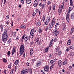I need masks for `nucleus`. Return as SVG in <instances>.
Returning <instances> with one entry per match:
<instances>
[{
    "mask_svg": "<svg viewBox=\"0 0 74 74\" xmlns=\"http://www.w3.org/2000/svg\"><path fill=\"white\" fill-rule=\"evenodd\" d=\"M7 30L6 29H5L4 32L3 34L2 35V41L3 42L6 41L7 40V39L8 38V36L7 34Z\"/></svg>",
    "mask_w": 74,
    "mask_h": 74,
    "instance_id": "obj_1",
    "label": "nucleus"
},
{
    "mask_svg": "<svg viewBox=\"0 0 74 74\" xmlns=\"http://www.w3.org/2000/svg\"><path fill=\"white\" fill-rule=\"evenodd\" d=\"M73 7H70L68 9V13L66 14V21L68 22H69V21H70V18H69V17H70V12L73 10Z\"/></svg>",
    "mask_w": 74,
    "mask_h": 74,
    "instance_id": "obj_2",
    "label": "nucleus"
},
{
    "mask_svg": "<svg viewBox=\"0 0 74 74\" xmlns=\"http://www.w3.org/2000/svg\"><path fill=\"white\" fill-rule=\"evenodd\" d=\"M55 19L53 18V19L52 22H51L49 25V30H51V29L52 28L53 26L55 25Z\"/></svg>",
    "mask_w": 74,
    "mask_h": 74,
    "instance_id": "obj_3",
    "label": "nucleus"
},
{
    "mask_svg": "<svg viewBox=\"0 0 74 74\" xmlns=\"http://www.w3.org/2000/svg\"><path fill=\"white\" fill-rule=\"evenodd\" d=\"M24 51H25L24 46L23 45H22L20 47L19 54L20 55H23V53L24 52Z\"/></svg>",
    "mask_w": 74,
    "mask_h": 74,
    "instance_id": "obj_4",
    "label": "nucleus"
},
{
    "mask_svg": "<svg viewBox=\"0 0 74 74\" xmlns=\"http://www.w3.org/2000/svg\"><path fill=\"white\" fill-rule=\"evenodd\" d=\"M31 37V35H29V36H26L24 38V40L25 42H27V41L28 40H30V38Z\"/></svg>",
    "mask_w": 74,
    "mask_h": 74,
    "instance_id": "obj_5",
    "label": "nucleus"
},
{
    "mask_svg": "<svg viewBox=\"0 0 74 74\" xmlns=\"http://www.w3.org/2000/svg\"><path fill=\"white\" fill-rule=\"evenodd\" d=\"M50 18L51 17H48L47 18L45 22V25H48V23L49 22V21H50Z\"/></svg>",
    "mask_w": 74,
    "mask_h": 74,
    "instance_id": "obj_6",
    "label": "nucleus"
},
{
    "mask_svg": "<svg viewBox=\"0 0 74 74\" xmlns=\"http://www.w3.org/2000/svg\"><path fill=\"white\" fill-rule=\"evenodd\" d=\"M57 59H54L53 60H51L50 62V64H54V63L56 61Z\"/></svg>",
    "mask_w": 74,
    "mask_h": 74,
    "instance_id": "obj_7",
    "label": "nucleus"
},
{
    "mask_svg": "<svg viewBox=\"0 0 74 74\" xmlns=\"http://www.w3.org/2000/svg\"><path fill=\"white\" fill-rule=\"evenodd\" d=\"M38 5V2H37V1L36 0L34 3V6L35 7H36Z\"/></svg>",
    "mask_w": 74,
    "mask_h": 74,
    "instance_id": "obj_8",
    "label": "nucleus"
},
{
    "mask_svg": "<svg viewBox=\"0 0 74 74\" xmlns=\"http://www.w3.org/2000/svg\"><path fill=\"white\" fill-rule=\"evenodd\" d=\"M39 6H40V7H41L42 8H44L45 7V4L40 3L39 4Z\"/></svg>",
    "mask_w": 74,
    "mask_h": 74,
    "instance_id": "obj_9",
    "label": "nucleus"
},
{
    "mask_svg": "<svg viewBox=\"0 0 74 74\" xmlns=\"http://www.w3.org/2000/svg\"><path fill=\"white\" fill-rule=\"evenodd\" d=\"M49 69V68H48V66H46L44 68V70L45 71H47L48 72V69Z\"/></svg>",
    "mask_w": 74,
    "mask_h": 74,
    "instance_id": "obj_10",
    "label": "nucleus"
},
{
    "mask_svg": "<svg viewBox=\"0 0 74 74\" xmlns=\"http://www.w3.org/2000/svg\"><path fill=\"white\" fill-rule=\"evenodd\" d=\"M62 62L60 60L58 61V64L60 67H61V66H62Z\"/></svg>",
    "mask_w": 74,
    "mask_h": 74,
    "instance_id": "obj_11",
    "label": "nucleus"
},
{
    "mask_svg": "<svg viewBox=\"0 0 74 74\" xmlns=\"http://www.w3.org/2000/svg\"><path fill=\"white\" fill-rule=\"evenodd\" d=\"M58 13L59 15H60V14L62 13V9L59 8L58 10Z\"/></svg>",
    "mask_w": 74,
    "mask_h": 74,
    "instance_id": "obj_12",
    "label": "nucleus"
},
{
    "mask_svg": "<svg viewBox=\"0 0 74 74\" xmlns=\"http://www.w3.org/2000/svg\"><path fill=\"white\" fill-rule=\"evenodd\" d=\"M36 26H40V25H41V22H40V21H38L36 24Z\"/></svg>",
    "mask_w": 74,
    "mask_h": 74,
    "instance_id": "obj_13",
    "label": "nucleus"
},
{
    "mask_svg": "<svg viewBox=\"0 0 74 74\" xmlns=\"http://www.w3.org/2000/svg\"><path fill=\"white\" fill-rule=\"evenodd\" d=\"M38 41H39V38L38 37H36L35 38V41H36V42H35V45H36V43L38 42Z\"/></svg>",
    "mask_w": 74,
    "mask_h": 74,
    "instance_id": "obj_14",
    "label": "nucleus"
},
{
    "mask_svg": "<svg viewBox=\"0 0 74 74\" xmlns=\"http://www.w3.org/2000/svg\"><path fill=\"white\" fill-rule=\"evenodd\" d=\"M33 32H34V29H32L31 30L30 33L29 35V36H31V37H32V34H33Z\"/></svg>",
    "mask_w": 74,
    "mask_h": 74,
    "instance_id": "obj_15",
    "label": "nucleus"
},
{
    "mask_svg": "<svg viewBox=\"0 0 74 74\" xmlns=\"http://www.w3.org/2000/svg\"><path fill=\"white\" fill-rule=\"evenodd\" d=\"M42 63H41V61H38V62L37 64L36 65L38 66H40V65Z\"/></svg>",
    "mask_w": 74,
    "mask_h": 74,
    "instance_id": "obj_16",
    "label": "nucleus"
},
{
    "mask_svg": "<svg viewBox=\"0 0 74 74\" xmlns=\"http://www.w3.org/2000/svg\"><path fill=\"white\" fill-rule=\"evenodd\" d=\"M19 63V60H16L14 62V64L15 65H17Z\"/></svg>",
    "mask_w": 74,
    "mask_h": 74,
    "instance_id": "obj_17",
    "label": "nucleus"
},
{
    "mask_svg": "<svg viewBox=\"0 0 74 74\" xmlns=\"http://www.w3.org/2000/svg\"><path fill=\"white\" fill-rule=\"evenodd\" d=\"M71 18L72 19H74V12L72 13L71 16Z\"/></svg>",
    "mask_w": 74,
    "mask_h": 74,
    "instance_id": "obj_18",
    "label": "nucleus"
},
{
    "mask_svg": "<svg viewBox=\"0 0 74 74\" xmlns=\"http://www.w3.org/2000/svg\"><path fill=\"white\" fill-rule=\"evenodd\" d=\"M33 53V49H32L30 51V55L32 56Z\"/></svg>",
    "mask_w": 74,
    "mask_h": 74,
    "instance_id": "obj_19",
    "label": "nucleus"
},
{
    "mask_svg": "<svg viewBox=\"0 0 74 74\" xmlns=\"http://www.w3.org/2000/svg\"><path fill=\"white\" fill-rule=\"evenodd\" d=\"M15 47H14L12 50V56H13V55H14V54L15 53Z\"/></svg>",
    "mask_w": 74,
    "mask_h": 74,
    "instance_id": "obj_20",
    "label": "nucleus"
},
{
    "mask_svg": "<svg viewBox=\"0 0 74 74\" xmlns=\"http://www.w3.org/2000/svg\"><path fill=\"white\" fill-rule=\"evenodd\" d=\"M49 47H46V48L45 50V52H48V49H49Z\"/></svg>",
    "mask_w": 74,
    "mask_h": 74,
    "instance_id": "obj_21",
    "label": "nucleus"
},
{
    "mask_svg": "<svg viewBox=\"0 0 74 74\" xmlns=\"http://www.w3.org/2000/svg\"><path fill=\"white\" fill-rule=\"evenodd\" d=\"M0 27H1V30L2 32H3V30H4V29H3V26L1 24V25Z\"/></svg>",
    "mask_w": 74,
    "mask_h": 74,
    "instance_id": "obj_22",
    "label": "nucleus"
},
{
    "mask_svg": "<svg viewBox=\"0 0 74 74\" xmlns=\"http://www.w3.org/2000/svg\"><path fill=\"white\" fill-rule=\"evenodd\" d=\"M70 5H71V6H73V0H71L70 1Z\"/></svg>",
    "mask_w": 74,
    "mask_h": 74,
    "instance_id": "obj_23",
    "label": "nucleus"
},
{
    "mask_svg": "<svg viewBox=\"0 0 74 74\" xmlns=\"http://www.w3.org/2000/svg\"><path fill=\"white\" fill-rule=\"evenodd\" d=\"M32 2V0H26V3L27 4H30Z\"/></svg>",
    "mask_w": 74,
    "mask_h": 74,
    "instance_id": "obj_24",
    "label": "nucleus"
},
{
    "mask_svg": "<svg viewBox=\"0 0 74 74\" xmlns=\"http://www.w3.org/2000/svg\"><path fill=\"white\" fill-rule=\"evenodd\" d=\"M67 44L68 45H70V44H71V39H69Z\"/></svg>",
    "mask_w": 74,
    "mask_h": 74,
    "instance_id": "obj_25",
    "label": "nucleus"
},
{
    "mask_svg": "<svg viewBox=\"0 0 74 74\" xmlns=\"http://www.w3.org/2000/svg\"><path fill=\"white\" fill-rule=\"evenodd\" d=\"M64 4L62 5H61L60 6V8H62V9H63L64 8Z\"/></svg>",
    "mask_w": 74,
    "mask_h": 74,
    "instance_id": "obj_26",
    "label": "nucleus"
},
{
    "mask_svg": "<svg viewBox=\"0 0 74 74\" xmlns=\"http://www.w3.org/2000/svg\"><path fill=\"white\" fill-rule=\"evenodd\" d=\"M11 55V52L10 51H9L7 53V55L8 57L10 56V55Z\"/></svg>",
    "mask_w": 74,
    "mask_h": 74,
    "instance_id": "obj_27",
    "label": "nucleus"
},
{
    "mask_svg": "<svg viewBox=\"0 0 74 74\" xmlns=\"http://www.w3.org/2000/svg\"><path fill=\"white\" fill-rule=\"evenodd\" d=\"M3 61L4 63H6L7 62V60H6L5 58H3Z\"/></svg>",
    "mask_w": 74,
    "mask_h": 74,
    "instance_id": "obj_28",
    "label": "nucleus"
},
{
    "mask_svg": "<svg viewBox=\"0 0 74 74\" xmlns=\"http://www.w3.org/2000/svg\"><path fill=\"white\" fill-rule=\"evenodd\" d=\"M21 28L23 29V28H25L26 26L25 25H21V26L20 27Z\"/></svg>",
    "mask_w": 74,
    "mask_h": 74,
    "instance_id": "obj_29",
    "label": "nucleus"
},
{
    "mask_svg": "<svg viewBox=\"0 0 74 74\" xmlns=\"http://www.w3.org/2000/svg\"><path fill=\"white\" fill-rule=\"evenodd\" d=\"M67 63V60H66V61H64L63 63V65H64L65 64H66Z\"/></svg>",
    "mask_w": 74,
    "mask_h": 74,
    "instance_id": "obj_30",
    "label": "nucleus"
},
{
    "mask_svg": "<svg viewBox=\"0 0 74 74\" xmlns=\"http://www.w3.org/2000/svg\"><path fill=\"white\" fill-rule=\"evenodd\" d=\"M13 36V37H16V33L15 32H14L13 34H12Z\"/></svg>",
    "mask_w": 74,
    "mask_h": 74,
    "instance_id": "obj_31",
    "label": "nucleus"
},
{
    "mask_svg": "<svg viewBox=\"0 0 74 74\" xmlns=\"http://www.w3.org/2000/svg\"><path fill=\"white\" fill-rule=\"evenodd\" d=\"M25 74H27L29 73V70L28 69H24Z\"/></svg>",
    "mask_w": 74,
    "mask_h": 74,
    "instance_id": "obj_32",
    "label": "nucleus"
},
{
    "mask_svg": "<svg viewBox=\"0 0 74 74\" xmlns=\"http://www.w3.org/2000/svg\"><path fill=\"white\" fill-rule=\"evenodd\" d=\"M45 31L47 32V30H48V26H46L45 27Z\"/></svg>",
    "mask_w": 74,
    "mask_h": 74,
    "instance_id": "obj_33",
    "label": "nucleus"
},
{
    "mask_svg": "<svg viewBox=\"0 0 74 74\" xmlns=\"http://www.w3.org/2000/svg\"><path fill=\"white\" fill-rule=\"evenodd\" d=\"M11 39H9L8 40L7 42V44H8L9 43H10V42H11Z\"/></svg>",
    "mask_w": 74,
    "mask_h": 74,
    "instance_id": "obj_34",
    "label": "nucleus"
},
{
    "mask_svg": "<svg viewBox=\"0 0 74 74\" xmlns=\"http://www.w3.org/2000/svg\"><path fill=\"white\" fill-rule=\"evenodd\" d=\"M69 48L71 49H74V45H72L69 47Z\"/></svg>",
    "mask_w": 74,
    "mask_h": 74,
    "instance_id": "obj_35",
    "label": "nucleus"
},
{
    "mask_svg": "<svg viewBox=\"0 0 74 74\" xmlns=\"http://www.w3.org/2000/svg\"><path fill=\"white\" fill-rule=\"evenodd\" d=\"M58 34H59V31H58L57 32H56L55 34V36L56 37L58 36Z\"/></svg>",
    "mask_w": 74,
    "mask_h": 74,
    "instance_id": "obj_36",
    "label": "nucleus"
},
{
    "mask_svg": "<svg viewBox=\"0 0 74 74\" xmlns=\"http://www.w3.org/2000/svg\"><path fill=\"white\" fill-rule=\"evenodd\" d=\"M21 74H25V71L24 70H22V71L21 72Z\"/></svg>",
    "mask_w": 74,
    "mask_h": 74,
    "instance_id": "obj_37",
    "label": "nucleus"
},
{
    "mask_svg": "<svg viewBox=\"0 0 74 74\" xmlns=\"http://www.w3.org/2000/svg\"><path fill=\"white\" fill-rule=\"evenodd\" d=\"M56 7V5L54 4L53 5V10H55V7Z\"/></svg>",
    "mask_w": 74,
    "mask_h": 74,
    "instance_id": "obj_38",
    "label": "nucleus"
},
{
    "mask_svg": "<svg viewBox=\"0 0 74 74\" xmlns=\"http://www.w3.org/2000/svg\"><path fill=\"white\" fill-rule=\"evenodd\" d=\"M52 45V41H50V44L49 45V47H51Z\"/></svg>",
    "mask_w": 74,
    "mask_h": 74,
    "instance_id": "obj_39",
    "label": "nucleus"
},
{
    "mask_svg": "<svg viewBox=\"0 0 74 74\" xmlns=\"http://www.w3.org/2000/svg\"><path fill=\"white\" fill-rule=\"evenodd\" d=\"M38 32L39 33H41L42 32V29H41L40 28L39 29H38Z\"/></svg>",
    "mask_w": 74,
    "mask_h": 74,
    "instance_id": "obj_40",
    "label": "nucleus"
},
{
    "mask_svg": "<svg viewBox=\"0 0 74 74\" xmlns=\"http://www.w3.org/2000/svg\"><path fill=\"white\" fill-rule=\"evenodd\" d=\"M66 29H67L66 27L64 26V28H63L62 30L63 31H64L66 30Z\"/></svg>",
    "mask_w": 74,
    "mask_h": 74,
    "instance_id": "obj_41",
    "label": "nucleus"
},
{
    "mask_svg": "<svg viewBox=\"0 0 74 74\" xmlns=\"http://www.w3.org/2000/svg\"><path fill=\"white\" fill-rule=\"evenodd\" d=\"M40 11V10L39 9H37L36 10V12H38Z\"/></svg>",
    "mask_w": 74,
    "mask_h": 74,
    "instance_id": "obj_42",
    "label": "nucleus"
},
{
    "mask_svg": "<svg viewBox=\"0 0 74 74\" xmlns=\"http://www.w3.org/2000/svg\"><path fill=\"white\" fill-rule=\"evenodd\" d=\"M29 70L30 73H32V70L31 68H30L29 69Z\"/></svg>",
    "mask_w": 74,
    "mask_h": 74,
    "instance_id": "obj_43",
    "label": "nucleus"
},
{
    "mask_svg": "<svg viewBox=\"0 0 74 74\" xmlns=\"http://www.w3.org/2000/svg\"><path fill=\"white\" fill-rule=\"evenodd\" d=\"M36 59L35 58L33 59H32V63H34V62H35V61H36Z\"/></svg>",
    "mask_w": 74,
    "mask_h": 74,
    "instance_id": "obj_44",
    "label": "nucleus"
},
{
    "mask_svg": "<svg viewBox=\"0 0 74 74\" xmlns=\"http://www.w3.org/2000/svg\"><path fill=\"white\" fill-rule=\"evenodd\" d=\"M45 17L44 16H43V18H42V20L43 22L45 21Z\"/></svg>",
    "mask_w": 74,
    "mask_h": 74,
    "instance_id": "obj_45",
    "label": "nucleus"
},
{
    "mask_svg": "<svg viewBox=\"0 0 74 74\" xmlns=\"http://www.w3.org/2000/svg\"><path fill=\"white\" fill-rule=\"evenodd\" d=\"M57 32V29L54 30L53 32V33L54 34V33H56V32Z\"/></svg>",
    "mask_w": 74,
    "mask_h": 74,
    "instance_id": "obj_46",
    "label": "nucleus"
},
{
    "mask_svg": "<svg viewBox=\"0 0 74 74\" xmlns=\"http://www.w3.org/2000/svg\"><path fill=\"white\" fill-rule=\"evenodd\" d=\"M48 5H49L50 4H51V1H48L47 3Z\"/></svg>",
    "mask_w": 74,
    "mask_h": 74,
    "instance_id": "obj_47",
    "label": "nucleus"
},
{
    "mask_svg": "<svg viewBox=\"0 0 74 74\" xmlns=\"http://www.w3.org/2000/svg\"><path fill=\"white\" fill-rule=\"evenodd\" d=\"M25 34H24V35L22 36L21 38L23 40L24 39V37H25Z\"/></svg>",
    "mask_w": 74,
    "mask_h": 74,
    "instance_id": "obj_48",
    "label": "nucleus"
},
{
    "mask_svg": "<svg viewBox=\"0 0 74 74\" xmlns=\"http://www.w3.org/2000/svg\"><path fill=\"white\" fill-rule=\"evenodd\" d=\"M10 67H11V63L8 66V68H10Z\"/></svg>",
    "mask_w": 74,
    "mask_h": 74,
    "instance_id": "obj_49",
    "label": "nucleus"
},
{
    "mask_svg": "<svg viewBox=\"0 0 74 74\" xmlns=\"http://www.w3.org/2000/svg\"><path fill=\"white\" fill-rule=\"evenodd\" d=\"M6 19H9V18H10V16H9V15H7L6 16Z\"/></svg>",
    "mask_w": 74,
    "mask_h": 74,
    "instance_id": "obj_50",
    "label": "nucleus"
},
{
    "mask_svg": "<svg viewBox=\"0 0 74 74\" xmlns=\"http://www.w3.org/2000/svg\"><path fill=\"white\" fill-rule=\"evenodd\" d=\"M54 66V64H53L50 67V69L52 70L53 69V66Z\"/></svg>",
    "mask_w": 74,
    "mask_h": 74,
    "instance_id": "obj_51",
    "label": "nucleus"
},
{
    "mask_svg": "<svg viewBox=\"0 0 74 74\" xmlns=\"http://www.w3.org/2000/svg\"><path fill=\"white\" fill-rule=\"evenodd\" d=\"M21 1L22 4H24V1L23 0H21Z\"/></svg>",
    "mask_w": 74,
    "mask_h": 74,
    "instance_id": "obj_52",
    "label": "nucleus"
},
{
    "mask_svg": "<svg viewBox=\"0 0 74 74\" xmlns=\"http://www.w3.org/2000/svg\"><path fill=\"white\" fill-rule=\"evenodd\" d=\"M40 71H41V73H42V74H45V73L44 72V71H43L42 70H40Z\"/></svg>",
    "mask_w": 74,
    "mask_h": 74,
    "instance_id": "obj_53",
    "label": "nucleus"
},
{
    "mask_svg": "<svg viewBox=\"0 0 74 74\" xmlns=\"http://www.w3.org/2000/svg\"><path fill=\"white\" fill-rule=\"evenodd\" d=\"M13 73V69L11 70V72H10V74H12Z\"/></svg>",
    "mask_w": 74,
    "mask_h": 74,
    "instance_id": "obj_54",
    "label": "nucleus"
},
{
    "mask_svg": "<svg viewBox=\"0 0 74 74\" xmlns=\"http://www.w3.org/2000/svg\"><path fill=\"white\" fill-rule=\"evenodd\" d=\"M73 53L72 52H70V56H73Z\"/></svg>",
    "mask_w": 74,
    "mask_h": 74,
    "instance_id": "obj_55",
    "label": "nucleus"
},
{
    "mask_svg": "<svg viewBox=\"0 0 74 74\" xmlns=\"http://www.w3.org/2000/svg\"><path fill=\"white\" fill-rule=\"evenodd\" d=\"M74 27H72L71 29V32H74Z\"/></svg>",
    "mask_w": 74,
    "mask_h": 74,
    "instance_id": "obj_56",
    "label": "nucleus"
},
{
    "mask_svg": "<svg viewBox=\"0 0 74 74\" xmlns=\"http://www.w3.org/2000/svg\"><path fill=\"white\" fill-rule=\"evenodd\" d=\"M69 67L70 69V70H71V69H72V66H69Z\"/></svg>",
    "mask_w": 74,
    "mask_h": 74,
    "instance_id": "obj_57",
    "label": "nucleus"
},
{
    "mask_svg": "<svg viewBox=\"0 0 74 74\" xmlns=\"http://www.w3.org/2000/svg\"><path fill=\"white\" fill-rule=\"evenodd\" d=\"M61 53H58V56H61Z\"/></svg>",
    "mask_w": 74,
    "mask_h": 74,
    "instance_id": "obj_58",
    "label": "nucleus"
},
{
    "mask_svg": "<svg viewBox=\"0 0 74 74\" xmlns=\"http://www.w3.org/2000/svg\"><path fill=\"white\" fill-rule=\"evenodd\" d=\"M56 51H58L59 49V47H58L56 49Z\"/></svg>",
    "mask_w": 74,
    "mask_h": 74,
    "instance_id": "obj_59",
    "label": "nucleus"
},
{
    "mask_svg": "<svg viewBox=\"0 0 74 74\" xmlns=\"http://www.w3.org/2000/svg\"><path fill=\"white\" fill-rule=\"evenodd\" d=\"M36 15V13H35L34 12L32 14L33 16H35Z\"/></svg>",
    "mask_w": 74,
    "mask_h": 74,
    "instance_id": "obj_60",
    "label": "nucleus"
},
{
    "mask_svg": "<svg viewBox=\"0 0 74 74\" xmlns=\"http://www.w3.org/2000/svg\"><path fill=\"white\" fill-rule=\"evenodd\" d=\"M4 74H7V70H5L4 71Z\"/></svg>",
    "mask_w": 74,
    "mask_h": 74,
    "instance_id": "obj_61",
    "label": "nucleus"
},
{
    "mask_svg": "<svg viewBox=\"0 0 74 74\" xmlns=\"http://www.w3.org/2000/svg\"><path fill=\"white\" fill-rule=\"evenodd\" d=\"M32 35V38H33L34 36V33H33Z\"/></svg>",
    "mask_w": 74,
    "mask_h": 74,
    "instance_id": "obj_62",
    "label": "nucleus"
},
{
    "mask_svg": "<svg viewBox=\"0 0 74 74\" xmlns=\"http://www.w3.org/2000/svg\"><path fill=\"white\" fill-rule=\"evenodd\" d=\"M62 53L61 51L60 50H59L58 51V53Z\"/></svg>",
    "mask_w": 74,
    "mask_h": 74,
    "instance_id": "obj_63",
    "label": "nucleus"
},
{
    "mask_svg": "<svg viewBox=\"0 0 74 74\" xmlns=\"http://www.w3.org/2000/svg\"><path fill=\"white\" fill-rule=\"evenodd\" d=\"M16 39L17 40H19V37L17 36V37H16Z\"/></svg>",
    "mask_w": 74,
    "mask_h": 74,
    "instance_id": "obj_64",
    "label": "nucleus"
}]
</instances>
